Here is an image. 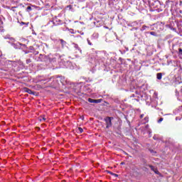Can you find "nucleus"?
I'll list each match as a JSON object with an SVG mask.
<instances>
[{
    "label": "nucleus",
    "instance_id": "f257e3e1",
    "mask_svg": "<svg viewBox=\"0 0 182 182\" xmlns=\"http://www.w3.org/2000/svg\"><path fill=\"white\" fill-rule=\"evenodd\" d=\"M47 55L40 54L39 55H35L34 59L36 62H46Z\"/></svg>",
    "mask_w": 182,
    "mask_h": 182
},
{
    "label": "nucleus",
    "instance_id": "f03ea898",
    "mask_svg": "<svg viewBox=\"0 0 182 182\" xmlns=\"http://www.w3.org/2000/svg\"><path fill=\"white\" fill-rule=\"evenodd\" d=\"M113 117H107L105 118V122L107 124L106 129H109V127L113 126V124L112 123V120H113Z\"/></svg>",
    "mask_w": 182,
    "mask_h": 182
},
{
    "label": "nucleus",
    "instance_id": "7ed1b4c3",
    "mask_svg": "<svg viewBox=\"0 0 182 182\" xmlns=\"http://www.w3.org/2000/svg\"><path fill=\"white\" fill-rule=\"evenodd\" d=\"M46 62H50V63H55L56 56H55L52 54L47 55Z\"/></svg>",
    "mask_w": 182,
    "mask_h": 182
},
{
    "label": "nucleus",
    "instance_id": "20e7f679",
    "mask_svg": "<svg viewBox=\"0 0 182 182\" xmlns=\"http://www.w3.org/2000/svg\"><path fill=\"white\" fill-rule=\"evenodd\" d=\"M103 59L104 58L102 56H100V55H95V65H102V63H103Z\"/></svg>",
    "mask_w": 182,
    "mask_h": 182
},
{
    "label": "nucleus",
    "instance_id": "39448f33",
    "mask_svg": "<svg viewBox=\"0 0 182 182\" xmlns=\"http://www.w3.org/2000/svg\"><path fill=\"white\" fill-rule=\"evenodd\" d=\"M173 63L176 67V68L174 69V70H178V75H181L182 73V67L181 65L177 63V61H173Z\"/></svg>",
    "mask_w": 182,
    "mask_h": 182
},
{
    "label": "nucleus",
    "instance_id": "423d86ee",
    "mask_svg": "<svg viewBox=\"0 0 182 182\" xmlns=\"http://www.w3.org/2000/svg\"><path fill=\"white\" fill-rule=\"evenodd\" d=\"M50 22H51V23H53L54 26H58V25H62V20L59 18H54L53 21H50Z\"/></svg>",
    "mask_w": 182,
    "mask_h": 182
},
{
    "label": "nucleus",
    "instance_id": "0eeeda50",
    "mask_svg": "<svg viewBox=\"0 0 182 182\" xmlns=\"http://www.w3.org/2000/svg\"><path fill=\"white\" fill-rule=\"evenodd\" d=\"M58 42H60V45L61 46V48L63 49H64V48H66L68 42H66L65 40L60 38L58 39Z\"/></svg>",
    "mask_w": 182,
    "mask_h": 182
},
{
    "label": "nucleus",
    "instance_id": "6e6552de",
    "mask_svg": "<svg viewBox=\"0 0 182 182\" xmlns=\"http://www.w3.org/2000/svg\"><path fill=\"white\" fill-rule=\"evenodd\" d=\"M88 102L90 103H102V99H99V100H93L92 98H88Z\"/></svg>",
    "mask_w": 182,
    "mask_h": 182
},
{
    "label": "nucleus",
    "instance_id": "1a4fd4ad",
    "mask_svg": "<svg viewBox=\"0 0 182 182\" xmlns=\"http://www.w3.org/2000/svg\"><path fill=\"white\" fill-rule=\"evenodd\" d=\"M4 39H9L11 42H15V38L11 37L9 35H6L4 36Z\"/></svg>",
    "mask_w": 182,
    "mask_h": 182
},
{
    "label": "nucleus",
    "instance_id": "9d476101",
    "mask_svg": "<svg viewBox=\"0 0 182 182\" xmlns=\"http://www.w3.org/2000/svg\"><path fill=\"white\" fill-rule=\"evenodd\" d=\"M24 92H26V93H28V95H34L33 91H32V90H31L28 87L24 88Z\"/></svg>",
    "mask_w": 182,
    "mask_h": 182
},
{
    "label": "nucleus",
    "instance_id": "9b49d317",
    "mask_svg": "<svg viewBox=\"0 0 182 182\" xmlns=\"http://www.w3.org/2000/svg\"><path fill=\"white\" fill-rule=\"evenodd\" d=\"M74 45V48L75 49V50H78V52H80V53H82V49H80V47H79V45L76 44V43H73Z\"/></svg>",
    "mask_w": 182,
    "mask_h": 182
},
{
    "label": "nucleus",
    "instance_id": "f8f14e48",
    "mask_svg": "<svg viewBox=\"0 0 182 182\" xmlns=\"http://www.w3.org/2000/svg\"><path fill=\"white\" fill-rule=\"evenodd\" d=\"M149 167L152 170V171H154L156 174H159V171H157V168H156L153 165H149Z\"/></svg>",
    "mask_w": 182,
    "mask_h": 182
},
{
    "label": "nucleus",
    "instance_id": "ddd939ff",
    "mask_svg": "<svg viewBox=\"0 0 182 182\" xmlns=\"http://www.w3.org/2000/svg\"><path fill=\"white\" fill-rule=\"evenodd\" d=\"M163 77V73H158L156 74V78L158 79V80H161V78Z\"/></svg>",
    "mask_w": 182,
    "mask_h": 182
},
{
    "label": "nucleus",
    "instance_id": "4468645a",
    "mask_svg": "<svg viewBox=\"0 0 182 182\" xmlns=\"http://www.w3.org/2000/svg\"><path fill=\"white\" fill-rule=\"evenodd\" d=\"M146 29H149V26H146V25H144V26L141 28L140 31H146Z\"/></svg>",
    "mask_w": 182,
    "mask_h": 182
},
{
    "label": "nucleus",
    "instance_id": "2eb2a0df",
    "mask_svg": "<svg viewBox=\"0 0 182 182\" xmlns=\"http://www.w3.org/2000/svg\"><path fill=\"white\" fill-rule=\"evenodd\" d=\"M149 33H150V35H152V36H158L157 33L154 31L149 32Z\"/></svg>",
    "mask_w": 182,
    "mask_h": 182
},
{
    "label": "nucleus",
    "instance_id": "dca6fc26",
    "mask_svg": "<svg viewBox=\"0 0 182 182\" xmlns=\"http://www.w3.org/2000/svg\"><path fill=\"white\" fill-rule=\"evenodd\" d=\"M31 53H33V55H35L36 56V55L39 54V51H36V50H34L33 51H30Z\"/></svg>",
    "mask_w": 182,
    "mask_h": 182
},
{
    "label": "nucleus",
    "instance_id": "f3484780",
    "mask_svg": "<svg viewBox=\"0 0 182 182\" xmlns=\"http://www.w3.org/2000/svg\"><path fill=\"white\" fill-rule=\"evenodd\" d=\"M144 124L149 123V117H145L144 119Z\"/></svg>",
    "mask_w": 182,
    "mask_h": 182
},
{
    "label": "nucleus",
    "instance_id": "a211bd4d",
    "mask_svg": "<svg viewBox=\"0 0 182 182\" xmlns=\"http://www.w3.org/2000/svg\"><path fill=\"white\" fill-rule=\"evenodd\" d=\"M31 11H32V7L31 6H28L26 8V12H31Z\"/></svg>",
    "mask_w": 182,
    "mask_h": 182
},
{
    "label": "nucleus",
    "instance_id": "6ab92c4d",
    "mask_svg": "<svg viewBox=\"0 0 182 182\" xmlns=\"http://www.w3.org/2000/svg\"><path fill=\"white\" fill-rule=\"evenodd\" d=\"M87 43L88 45H90V46H92L93 45V43H92V41H90V40L89 38L87 39Z\"/></svg>",
    "mask_w": 182,
    "mask_h": 182
},
{
    "label": "nucleus",
    "instance_id": "aec40b11",
    "mask_svg": "<svg viewBox=\"0 0 182 182\" xmlns=\"http://www.w3.org/2000/svg\"><path fill=\"white\" fill-rule=\"evenodd\" d=\"M28 49L30 52H33L35 50V48H33V46H30Z\"/></svg>",
    "mask_w": 182,
    "mask_h": 182
},
{
    "label": "nucleus",
    "instance_id": "412c9836",
    "mask_svg": "<svg viewBox=\"0 0 182 182\" xmlns=\"http://www.w3.org/2000/svg\"><path fill=\"white\" fill-rule=\"evenodd\" d=\"M32 62V60H31V58H28L26 60V63H27V65H29V63H31Z\"/></svg>",
    "mask_w": 182,
    "mask_h": 182
},
{
    "label": "nucleus",
    "instance_id": "4be33fe9",
    "mask_svg": "<svg viewBox=\"0 0 182 182\" xmlns=\"http://www.w3.org/2000/svg\"><path fill=\"white\" fill-rule=\"evenodd\" d=\"M150 153H151L152 154H156V151L153 150V149H149Z\"/></svg>",
    "mask_w": 182,
    "mask_h": 182
},
{
    "label": "nucleus",
    "instance_id": "5701e85b",
    "mask_svg": "<svg viewBox=\"0 0 182 182\" xmlns=\"http://www.w3.org/2000/svg\"><path fill=\"white\" fill-rule=\"evenodd\" d=\"M18 7L16 6H14V7H11V11H14V12H16V10H15V9H16Z\"/></svg>",
    "mask_w": 182,
    "mask_h": 182
},
{
    "label": "nucleus",
    "instance_id": "b1692460",
    "mask_svg": "<svg viewBox=\"0 0 182 182\" xmlns=\"http://www.w3.org/2000/svg\"><path fill=\"white\" fill-rule=\"evenodd\" d=\"M68 31H70V33H75V31L73 29H68Z\"/></svg>",
    "mask_w": 182,
    "mask_h": 182
},
{
    "label": "nucleus",
    "instance_id": "393cba45",
    "mask_svg": "<svg viewBox=\"0 0 182 182\" xmlns=\"http://www.w3.org/2000/svg\"><path fill=\"white\" fill-rule=\"evenodd\" d=\"M178 53H179V55H181L182 56V49L181 48H178Z\"/></svg>",
    "mask_w": 182,
    "mask_h": 182
},
{
    "label": "nucleus",
    "instance_id": "a878e982",
    "mask_svg": "<svg viewBox=\"0 0 182 182\" xmlns=\"http://www.w3.org/2000/svg\"><path fill=\"white\" fill-rule=\"evenodd\" d=\"M42 120H43V122H46V118L45 117H43L42 119H40V122H42Z\"/></svg>",
    "mask_w": 182,
    "mask_h": 182
},
{
    "label": "nucleus",
    "instance_id": "bb28decb",
    "mask_svg": "<svg viewBox=\"0 0 182 182\" xmlns=\"http://www.w3.org/2000/svg\"><path fill=\"white\" fill-rule=\"evenodd\" d=\"M163 120H164V118H163V117H161V118L158 120V123L162 122Z\"/></svg>",
    "mask_w": 182,
    "mask_h": 182
},
{
    "label": "nucleus",
    "instance_id": "cd10ccee",
    "mask_svg": "<svg viewBox=\"0 0 182 182\" xmlns=\"http://www.w3.org/2000/svg\"><path fill=\"white\" fill-rule=\"evenodd\" d=\"M78 132H80V133H82L83 132V129H82V127H79Z\"/></svg>",
    "mask_w": 182,
    "mask_h": 182
},
{
    "label": "nucleus",
    "instance_id": "c85d7f7f",
    "mask_svg": "<svg viewBox=\"0 0 182 182\" xmlns=\"http://www.w3.org/2000/svg\"><path fill=\"white\" fill-rule=\"evenodd\" d=\"M61 29H62V31H68L69 28H61Z\"/></svg>",
    "mask_w": 182,
    "mask_h": 182
},
{
    "label": "nucleus",
    "instance_id": "c756f323",
    "mask_svg": "<svg viewBox=\"0 0 182 182\" xmlns=\"http://www.w3.org/2000/svg\"><path fill=\"white\" fill-rule=\"evenodd\" d=\"M176 96L178 97V91H177V90H176Z\"/></svg>",
    "mask_w": 182,
    "mask_h": 182
},
{
    "label": "nucleus",
    "instance_id": "7c9ffc66",
    "mask_svg": "<svg viewBox=\"0 0 182 182\" xmlns=\"http://www.w3.org/2000/svg\"><path fill=\"white\" fill-rule=\"evenodd\" d=\"M143 117H144V114L140 115V119H143Z\"/></svg>",
    "mask_w": 182,
    "mask_h": 182
},
{
    "label": "nucleus",
    "instance_id": "2f4dec72",
    "mask_svg": "<svg viewBox=\"0 0 182 182\" xmlns=\"http://www.w3.org/2000/svg\"><path fill=\"white\" fill-rule=\"evenodd\" d=\"M21 25H26V23L21 22Z\"/></svg>",
    "mask_w": 182,
    "mask_h": 182
},
{
    "label": "nucleus",
    "instance_id": "473e14b6",
    "mask_svg": "<svg viewBox=\"0 0 182 182\" xmlns=\"http://www.w3.org/2000/svg\"><path fill=\"white\" fill-rule=\"evenodd\" d=\"M109 174H111V176H114V173H113V172H109Z\"/></svg>",
    "mask_w": 182,
    "mask_h": 182
},
{
    "label": "nucleus",
    "instance_id": "72a5a7b5",
    "mask_svg": "<svg viewBox=\"0 0 182 182\" xmlns=\"http://www.w3.org/2000/svg\"><path fill=\"white\" fill-rule=\"evenodd\" d=\"M113 176H114V177H118V176H119V175H117V174H116V173H114Z\"/></svg>",
    "mask_w": 182,
    "mask_h": 182
},
{
    "label": "nucleus",
    "instance_id": "f704fd0d",
    "mask_svg": "<svg viewBox=\"0 0 182 182\" xmlns=\"http://www.w3.org/2000/svg\"><path fill=\"white\" fill-rule=\"evenodd\" d=\"M93 36H95V35H93L92 37H91V41L93 42Z\"/></svg>",
    "mask_w": 182,
    "mask_h": 182
},
{
    "label": "nucleus",
    "instance_id": "c9c22d12",
    "mask_svg": "<svg viewBox=\"0 0 182 182\" xmlns=\"http://www.w3.org/2000/svg\"><path fill=\"white\" fill-rule=\"evenodd\" d=\"M26 53H31V51L30 50H27V51H26Z\"/></svg>",
    "mask_w": 182,
    "mask_h": 182
},
{
    "label": "nucleus",
    "instance_id": "e433bc0d",
    "mask_svg": "<svg viewBox=\"0 0 182 182\" xmlns=\"http://www.w3.org/2000/svg\"><path fill=\"white\" fill-rule=\"evenodd\" d=\"M68 8L69 9H72V6L70 5Z\"/></svg>",
    "mask_w": 182,
    "mask_h": 182
},
{
    "label": "nucleus",
    "instance_id": "4c0bfd02",
    "mask_svg": "<svg viewBox=\"0 0 182 182\" xmlns=\"http://www.w3.org/2000/svg\"><path fill=\"white\" fill-rule=\"evenodd\" d=\"M180 110H182V105L179 107Z\"/></svg>",
    "mask_w": 182,
    "mask_h": 182
},
{
    "label": "nucleus",
    "instance_id": "58836bf2",
    "mask_svg": "<svg viewBox=\"0 0 182 182\" xmlns=\"http://www.w3.org/2000/svg\"><path fill=\"white\" fill-rule=\"evenodd\" d=\"M176 120H180V119H178V117L176 118Z\"/></svg>",
    "mask_w": 182,
    "mask_h": 182
},
{
    "label": "nucleus",
    "instance_id": "ea45409f",
    "mask_svg": "<svg viewBox=\"0 0 182 182\" xmlns=\"http://www.w3.org/2000/svg\"><path fill=\"white\" fill-rule=\"evenodd\" d=\"M179 14H182V11L181 10L179 11Z\"/></svg>",
    "mask_w": 182,
    "mask_h": 182
},
{
    "label": "nucleus",
    "instance_id": "a19ab883",
    "mask_svg": "<svg viewBox=\"0 0 182 182\" xmlns=\"http://www.w3.org/2000/svg\"><path fill=\"white\" fill-rule=\"evenodd\" d=\"M19 15H20L21 16H22V14H21V13H19Z\"/></svg>",
    "mask_w": 182,
    "mask_h": 182
},
{
    "label": "nucleus",
    "instance_id": "79ce46f5",
    "mask_svg": "<svg viewBox=\"0 0 182 182\" xmlns=\"http://www.w3.org/2000/svg\"><path fill=\"white\" fill-rule=\"evenodd\" d=\"M132 97H134V95H132Z\"/></svg>",
    "mask_w": 182,
    "mask_h": 182
},
{
    "label": "nucleus",
    "instance_id": "37998d69",
    "mask_svg": "<svg viewBox=\"0 0 182 182\" xmlns=\"http://www.w3.org/2000/svg\"><path fill=\"white\" fill-rule=\"evenodd\" d=\"M121 164H124V163L122 162V163H121Z\"/></svg>",
    "mask_w": 182,
    "mask_h": 182
}]
</instances>
